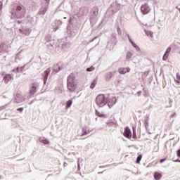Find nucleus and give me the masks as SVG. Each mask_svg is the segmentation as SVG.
<instances>
[{
  "label": "nucleus",
  "instance_id": "obj_1",
  "mask_svg": "<svg viewBox=\"0 0 180 180\" xmlns=\"http://www.w3.org/2000/svg\"><path fill=\"white\" fill-rule=\"evenodd\" d=\"M96 103L98 106H105L106 105V98H105V95L100 94L96 98Z\"/></svg>",
  "mask_w": 180,
  "mask_h": 180
},
{
  "label": "nucleus",
  "instance_id": "obj_2",
  "mask_svg": "<svg viewBox=\"0 0 180 180\" xmlns=\"http://www.w3.org/2000/svg\"><path fill=\"white\" fill-rule=\"evenodd\" d=\"M26 101V98L25 95L22 94H17L15 97V103H22V102H25Z\"/></svg>",
  "mask_w": 180,
  "mask_h": 180
},
{
  "label": "nucleus",
  "instance_id": "obj_3",
  "mask_svg": "<svg viewBox=\"0 0 180 180\" xmlns=\"http://www.w3.org/2000/svg\"><path fill=\"white\" fill-rule=\"evenodd\" d=\"M141 11L143 15H147V13H149L150 11V6H148V4H143L141 7Z\"/></svg>",
  "mask_w": 180,
  "mask_h": 180
},
{
  "label": "nucleus",
  "instance_id": "obj_4",
  "mask_svg": "<svg viewBox=\"0 0 180 180\" xmlns=\"http://www.w3.org/2000/svg\"><path fill=\"white\" fill-rule=\"evenodd\" d=\"M39 86V84L37 83L32 84L30 90V95H34L35 93L37 91V87Z\"/></svg>",
  "mask_w": 180,
  "mask_h": 180
},
{
  "label": "nucleus",
  "instance_id": "obj_5",
  "mask_svg": "<svg viewBox=\"0 0 180 180\" xmlns=\"http://www.w3.org/2000/svg\"><path fill=\"white\" fill-rule=\"evenodd\" d=\"M116 103V97L115 96H109L108 98V105L110 108L111 106H113Z\"/></svg>",
  "mask_w": 180,
  "mask_h": 180
},
{
  "label": "nucleus",
  "instance_id": "obj_6",
  "mask_svg": "<svg viewBox=\"0 0 180 180\" xmlns=\"http://www.w3.org/2000/svg\"><path fill=\"white\" fill-rule=\"evenodd\" d=\"M124 137H126L127 139H131V131L130 130V129L129 128V127H127L124 129Z\"/></svg>",
  "mask_w": 180,
  "mask_h": 180
},
{
  "label": "nucleus",
  "instance_id": "obj_7",
  "mask_svg": "<svg viewBox=\"0 0 180 180\" xmlns=\"http://www.w3.org/2000/svg\"><path fill=\"white\" fill-rule=\"evenodd\" d=\"M118 72L120 74H126L127 72H130V68H122L118 70Z\"/></svg>",
  "mask_w": 180,
  "mask_h": 180
},
{
  "label": "nucleus",
  "instance_id": "obj_8",
  "mask_svg": "<svg viewBox=\"0 0 180 180\" xmlns=\"http://www.w3.org/2000/svg\"><path fill=\"white\" fill-rule=\"evenodd\" d=\"M4 81L6 84H8V82L12 79V75L8 74L4 77Z\"/></svg>",
  "mask_w": 180,
  "mask_h": 180
},
{
  "label": "nucleus",
  "instance_id": "obj_9",
  "mask_svg": "<svg viewBox=\"0 0 180 180\" xmlns=\"http://www.w3.org/2000/svg\"><path fill=\"white\" fill-rule=\"evenodd\" d=\"M162 177V174L158 172H155L154 173V178L156 180H160L161 179V178Z\"/></svg>",
  "mask_w": 180,
  "mask_h": 180
},
{
  "label": "nucleus",
  "instance_id": "obj_10",
  "mask_svg": "<svg viewBox=\"0 0 180 180\" xmlns=\"http://www.w3.org/2000/svg\"><path fill=\"white\" fill-rule=\"evenodd\" d=\"M129 40L130 41V43L132 44V46L135 48V49H139V46H137V44H136V43H134V41H133L131 40V39L129 38Z\"/></svg>",
  "mask_w": 180,
  "mask_h": 180
},
{
  "label": "nucleus",
  "instance_id": "obj_11",
  "mask_svg": "<svg viewBox=\"0 0 180 180\" xmlns=\"http://www.w3.org/2000/svg\"><path fill=\"white\" fill-rule=\"evenodd\" d=\"M71 105H72V101L69 100L66 102V108L68 109V108H71Z\"/></svg>",
  "mask_w": 180,
  "mask_h": 180
},
{
  "label": "nucleus",
  "instance_id": "obj_12",
  "mask_svg": "<svg viewBox=\"0 0 180 180\" xmlns=\"http://www.w3.org/2000/svg\"><path fill=\"white\" fill-rule=\"evenodd\" d=\"M40 143H42V144H50V141L46 139H41Z\"/></svg>",
  "mask_w": 180,
  "mask_h": 180
},
{
  "label": "nucleus",
  "instance_id": "obj_13",
  "mask_svg": "<svg viewBox=\"0 0 180 180\" xmlns=\"http://www.w3.org/2000/svg\"><path fill=\"white\" fill-rule=\"evenodd\" d=\"M96 115L98 116V117H103L105 116L102 112H100L98 110L96 111Z\"/></svg>",
  "mask_w": 180,
  "mask_h": 180
},
{
  "label": "nucleus",
  "instance_id": "obj_14",
  "mask_svg": "<svg viewBox=\"0 0 180 180\" xmlns=\"http://www.w3.org/2000/svg\"><path fill=\"white\" fill-rule=\"evenodd\" d=\"M141 158H143V155H139L136 158V164H139V162L141 161Z\"/></svg>",
  "mask_w": 180,
  "mask_h": 180
},
{
  "label": "nucleus",
  "instance_id": "obj_15",
  "mask_svg": "<svg viewBox=\"0 0 180 180\" xmlns=\"http://www.w3.org/2000/svg\"><path fill=\"white\" fill-rule=\"evenodd\" d=\"M145 33L147 36H150V37H153V32L151 31H145Z\"/></svg>",
  "mask_w": 180,
  "mask_h": 180
},
{
  "label": "nucleus",
  "instance_id": "obj_16",
  "mask_svg": "<svg viewBox=\"0 0 180 180\" xmlns=\"http://www.w3.org/2000/svg\"><path fill=\"white\" fill-rule=\"evenodd\" d=\"M169 56V54L165 53L164 56H163V60L164 61H167V60L168 59V56Z\"/></svg>",
  "mask_w": 180,
  "mask_h": 180
},
{
  "label": "nucleus",
  "instance_id": "obj_17",
  "mask_svg": "<svg viewBox=\"0 0 180 180\" xmlns=\"http://www.w3.org/2000/svg\"><path fill=\"white\" fill-rule=\"evenodd\" d=\"M176 77V79H177L176 80L177 84H180V75H179V73H177Z\"/></svg>",
  "mask_w": 180,
  "mask_h": 180
},
{
  "label": "nucleus",
  "instance_id": "obj_18",
  "mask_svg": "<svg viewBox=\"0 0 180 180\" xmlns=\"http://www.w3.org/2000/svg\"><path fill=\"white\" fill-rule=\"evenodd\" d=\"M171 50H172V48L171 46H169L167 49H166V54H169V53H171Z\"/></svg>",
  "mask_w": 180,
  "mask_h": 180
},
{
  "label": "nucleus",
  "instance_id": "obj_19",
  "mask_svg": "<svg viewBox=\"0 0 180 180\" xmlns=\"http://www.w3.org/2000/svg\"><path fill=\"white\" fill-rule=\"evenodd\" d=\"M96 84H97L96 80L93 81V82H92V84H91V89H92L93 88H95V85H96Z\"/></svg>",
  "mask_w": 180,
  "mask_h": 180
},
{
  "label": "nucleus",
  "instance_id": "obj_20",
  "mask_svg": "<svg viewBox=\"0 0 180 180\" xmlns=\"http://www.w3.org/2000/svg\"><path fill=\"white\" fill-rule=\"evenodd\" d=\"M107 78H108L110 79V78H112V72H108L107 74Z\"/></svg>",
  "mask_w": 180,
  "mask_h": 180
},
{
  "label": "nucleus",
  "instance_id": "obj_21",
  "mask_svg": "<svg viewBox=\"0 0 180 180\" xmlns=\"http://www.w3.org/2000/svg\"><path fill=\"white\" fill-rule=\"evenodd\" d=\"M2 8H4V4L2 1H0V11H2Z\"/></svg>",
  "mask_w": 180,
  "mask_h": 180
},
{
  "label": "nucleus",
  "instance_id": "obj_22",
  "mask_svg": "<svg viewBox=\"0 0 180 180\" xmlns=\"http://www.w3.org/2000/svg\"><path fill=\"white\" fill-rule=\"evenodd\" d=\"M176 155L177 157H179L180 158V149H179L176 152Z\"/></svg>",
  "mask_w": 180,
  "mask_h": 180
},
{
  "label": "nucleus",
  "instance_id": "obj_23",
  "mask_svg": "<svg viewBox=\"0 0 180 180\" xmlns=\"http://www.w3.org/2000/svg\"><path fill=\"white\" fill-rule=\"evenodd\" d=\"M166 160H167L166 158H165V159H161V160H160V164H162V162H164V161H165Z\"/></svg>",
  "mask_w": 180,
  "mask_h": 180
},
{
  "label": "nucleus",
  "instance_id": "obj_24",
  "mask_svg": "<svg viewBox=\"0 0 180 180\" xmlns=\"http://www.w3.org/2000/svg\"><path fill=\"white\" fill-rule=\"evenodd\" d=\"M17 110H20V112H22L23 111V108H18Z\"/></svg>",
  "mask_w": 180,
  "mask_h": 180
},
{
  "label": "nucleus",
  "instance_id": "obj_25",
  "mask_svg": "<svg viewBox=\"0 0 180 180\" xmlns=\"http://www.w3.org/2000/svg\"><path fill=\"white\" fill-rule=\"evenodd\" d=\"M49 78V75L45 76V81H47V79Z\"/></svg>",
  "mask_w": 180,
  "mask_h": 180
},
{
  "label": "nucleus",
  "instance_id": "obj_26",
  "mask_svg": "<svg viewBox=\"0 0 180 180\" xmlns=\"http://www.w3.org/2000/svg\"><path fill=\"white\" fill-rule=\"evenodd\" d=\"M86 71L91 72V68H88L86 69Z\"/></svg>",
  "mask_w": 180,
  "mask_h": 180
},
{
  "label": "nucleus",
  "instance_id": "obj_27",
  "mask_svg": "<svg viewBox=\"0 0 180 180\" xmlns=\"http://www.w3.org/2000/svg\"><path fill=\"white\" fill-rule=\"evenodd\" d=\"M174 162H180V160H174Z\"/></svg>",
  "mask_w": 180,
  "mask_h": 180
},
{
  "label": "nucleus",
  "instance_id": "obj_28",
  "mask_svg": "<svg viewBox=\"0 0 180 180\" xmlns=\"http://www.w3.org/2000/svg\"><path fill=\"white\" fill-rule=\"evenodd\" d=\"M45 74H46V75H49V72L45 71Z\"/></svg>",
  "mask_w": 180,
  "mask_h": 180
},
{
  "label": "nucleus",
  "instance_id": "obj_29",
  "mask_svg": "<svg viewBox=\"0 0 180 180\" xmlns=\"http://www.w3.org/2000/svg\"><path fill=\"white\" fill-rule=\"evenodd\" d=\"M78 169H81V167L78 165Z\"/></svg>",
  "mask_w": 180,
  "mask_h": 180
},
{
  "label": "nucleus",
  "instance_id": "obj_30",
  "mask_svg": "<svg viewBox=\"0 0 180 180\" xmlns=\"http://www.w3.org/2000/svg\"><path fill=\"white\" fill-rule=\"evenodd\" d=\"M64 19H67V18H66V17H65V18H64Z\"/></svg>",
  "mask_w": 180,
  "mask_h": 180
},
{
  "label": "nucleus",
  "instance_id": "obj_31",
  "mask_svg": "<svg viewBox=\"0 0 180 180\" xmlns=\"http://www.w3.org/2000/svg\"><path fill=\"white\" fill-rule=\"evenodd\" d=\"M19 70V68H17V70Z\"/></svg>",
  "mask_w": 180,
  "mask_h": 180
},
{
  "label": "nucleus",
  "instance_id": "obj_32",
  "mask_svg": "<svg viewBox=\"0 0 180 180\" xmlns=\"http://www.w3.org/2000/svg\"><path fill=\"white\" fill-rule=\"evenodd\" d=\"M44 84H46V81L44 82Z\"/></svg>",
  "mask_w": 180,
  "mask_h": 180
}]
</instances>
